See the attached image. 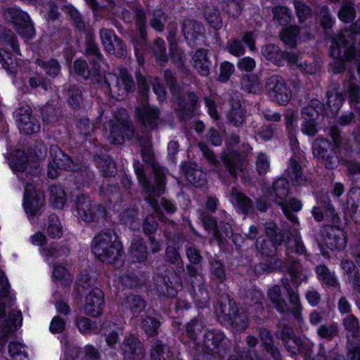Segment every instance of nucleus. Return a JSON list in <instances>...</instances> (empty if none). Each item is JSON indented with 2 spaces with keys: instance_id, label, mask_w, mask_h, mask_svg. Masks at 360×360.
I'll return each instance as SVG.
<instances>
[{
  "instance_id": "44",
  "label": "nucleus",
  "mask_w": 360,
  "mask_h": 360,
  "mask_svg": "<svg viewBox=\"0 0 360 360\" xmlns=\"http://www.w3.org/2000/svg\"><path fill=\"white\" fill-rule=\"evenodd\" d=\"M75 72L84 79L89 78L91 75H96L100 71V65L94 63L91 70L89 69L87 63L84 60H77L74 63Z\"/></svg>"
},
{
  "instance_id": "20",
  "label": "nucleus",
  "mask_w": 360,
  "mask_h": 360,
  "mask_svg": "<svg viewBox=\"0 0 360 360\" xmlns=\"http://www.w3.org/2000/svg\"><path fill=\"white\" fill-rule=\"evenodd\" d=\"M340 39L341 38H333V44L330 46V55L333 57L330 68L335 74L340 73L345 70V58L347 60H351V58H347L345 54L348 46H344L340 42Z\"/></svg>"
},
{
  "instance_id": "29",
  "label": "nucleus",
  "mask_w": 360,
  "mask_h": 360,
  "mask_svg": "<svg viewBox=\"0 0 360 360\" xmlns=\"http://www.w3.org/2000/svg\"><path fill=\"white\" fill-rule=\"evenodd\" d=\"M288 195V182L285 178H279L274 181L270 193V200L278 205L283 204Z\"/></svg>"
},
{
  "instance_id": "55",
  "label": "nucleus",
  "mask_w": 360,
  "mask_h": 360,
  "mask_svg": "<svg viewBox=\"0 0 360 360\" xmlns=\"http://www.w3.org/2000/svg\"><path fill=\"white\" fill-rule=\"evenodd\" d=\"M47 233L52 238H60L63 235L60 221L56 214H51L49 217Z\"/></svg>"
},
{
  "instance_id": "41",
  "label": "nucleus",
  "mask_w": 360,
  "mask_h": 360,
  "mask_svg": "<svg viewBox=\"0 0 360 360\" xmlns=\"http://www.w3.org/2000/svg\"><path fill=\"white\" fill-rule=\"evenodd\" d=\"M96 164L104 176H111L116 174L115 162L108 155L94 156Z\"/></svg>"
},
{
  "instance_id": "18",
  "label": "nucleus",
  "mask_w": 360,
  "mask_h": 360,
  "mask_svg": "<svg viewBox=\"0 0 360 360\" xmlns=\"http://www.w3.org/2000/svg\"><path fill=\"white\" fill-rule=\"evenodd\" d=\"M322 240L330 250H343L346 246V236L343 230L334 226H325L321 231Z\"/></svg>"
},
{
  "instance_id": "8",
  "label": "nucleus",
  "mask_w": 360,
  "mask_h": 360,
  "mask_svg": "<svg viewBox=\"0 0 360 360\" xmlns=\"http://www.w3.org/2000/svg\"><path fill=\"white\" fill-rule=\"evenodd\" d=\"M119 116L115 115L114 119L108 123L110 141L115 145L122 143L125 139H129L134 136V128L129 122L125 110H120Z\"/></svg>"
},
{
  "instance_id": "49",
  "label": "nucleus",
  "mask_w": 360,
  "mask_h": 360,
  "mask_svg": "<svg viewBox=\"0 0 360 360\" xmlns=\"http://www.w3.org/2000/svg\"><path fill=\"white\" fill-rule=\"evenodd\" d=\"M199 218L202 221L205 230L208 231H212L213 236L214 238L217 240H220L221 233L217 220L214 217L207 214L205 212H201Z\"/></svg>"
},
{
  "instance_id": "60",
  "label": "nucleus",
  "mask_w": 360,
  "mask_h": 360,
  "mask_svg": "<svg viewBox=\"0 0 360 360\" xmlns=\"http://www.w3.org/2000/svg\"><path fill=\"white\" fill-rule=\"evenodd\" d=\"M0 63L11 74H15L18 70V62L13 61L10 54L1 49H0Z\"/></svg>"
},
{
  "instance_id": "56",
  "label": "nucleus",
  "mask_w": 360,
  "mask_h": 360,
  "mask_svg": "<svg viewBox=\"0 0 360 360\" xmlns=\"http://www.w3.org/2000/svg\"><path fill=\"white\" fill-rule=\"evenodd\" d=\"M100 193L101 195L108 197L111 202L116 204L122 200L120 188L115 184L103 185L100 189Z\"/></svg>"
},
{
  "instance_id": "35",
  "label": "nucleus",
  "mask_w": 360,
  "mask_h": 360,
  "mask_svg": "<svg viewBox=\"0 0 360 360\" xmlns=\"http://www.w3.org/2000/svg\"><path fill=\"white\" fill-rule=\"evenodd\" d=\"M262 55L268 60L276 65H281L284 61V53L278 46L274 44H268L261 48Z\"/></svg>"
},
{
  "instance_id": "4",
  "label": "nucleus",
  "mask_w": 360,
  "mask_h": 360,
  "mask_svg": "<svg viewBox=\"0 0 360 360\" xmlns=\"http://www.w3.org/2000/svg\"><path fill=\"white\" fill-rule=\"evenodd\" d=\"M330 135L333 141L334 146L328 140L319 138L314 143L313 152L315 156L323 161L328 169H333L338 162L336 149L342 145V138L339 129L336 126L330 129Z\"/></svg>"
},
{
  "instance_id": "22",
  "label": "nucleus",
  "mask_w": 360,
  "mask_h": 360,
  "mask_svg": "<svg viewBox=\"0 0 360 360\" xmlns=\"http://www.w3.org/2000/svg\"><path fill=\"white\" fill-rule=\"evenodd\" d=\"M104 306V295L99 288L92 289L85 300L84 311L86 314L96 317L101 314Z\"/></svg>"
},
{
  "instance_id": "5",
  "label": "nucleus",
  "mask_w": 360,
  "mask_h": 360,
  "mask_svg": "<svg viewBox=\"0 0 360 360\" xmlns=\"http://www.w3.org/2000/svg\"><path fill=\"white\" fill-rule=\"evenodd\" d=\"M164 77L180 110L185 116L190 117L198 101L197 96L193 92L184 91L183 88L177 85L176 78L172 71L166 70L164 72Z\"/></svg>"
},
{
  "instance_id": "52",
  "label": "nucleus",
  "mask_w": 360,
  "mask_h": 360,
  "mask_svg": "<svg viewBox=\"0 0 360 360\" xmlns=\"http://www.w3.org/2000/svg\"><path fill=\"white\" fill-rule=\"evenodd\" d=\"M36 63L42 68L48 75L53 77L58 76L61 70L60 63L56 59H50L47 61L37 59Z\"/></svg>"
},
{
  "instance_id": "32",
  "label": "nucleus",
  "mask_w": 360,
  "mask_h": 360,
  "mask_svg": "<svg viewBox=\"0 0 360 360\" xmlns=\"http://www.w3.org/2000/svg\"><path fill=\"white\" fill-rule=\"evenodd\" d=\"M279 205L282 207L283 212L285 217L292 222V226H299L298 218L291 211L299 212L302 207L301 202L295 198H292L288 201L285 199L283 200V204Z\"/></svg>"
},
{
  "instance_id": "2",
  "label": "nucleus",
  "mask_w": 360,
  "mask_h": 360,
  "mask_svg": "<svg viewBox=\"0 0 360 360\" xmlns=\"http://www.w3.org/2000/svg\"><path fill=\"white\" fill-rule=\"evenodd\" d=\"M139 143L141 146L143 160L151 165L155 176V185L151 184L142 167H137L135 172L139 184L147 194V202L156 211L158 208L156 198L162 195L165 191V172L154 158L150 139L149 137H147L146 140L140 139Z\"/></svg>"
},
{
  "instance_id": "3",
  "label": "nucleus",
  "mask_w": 360,
  "mask_h": 360,
  "mask_svg": "<svg viewBox=\"0 0 360 360\" xmlns=\"http://www.w3.org/2000/svg\"><path fill=\"white\" fill-rule=\"evenodd\" d=\"M91 248L99 260L112 263L117 268L122 265V246L112 230L101 231L96 234L92 240Z\"/></svg>"
},
{
  "instance_id": "37",
  "label": "nucleus",
  "mask_w": 360,
  "mask_h": 360,
  "mask_svg": "<svg viewBox=\"0 0 360 360\" xmlns=\"http://www.w3.org/2000/svg\"><path fill=\"white\" fill-rule=\"evenodd\" d=\"M130 257L132 262H142L148 257L146 246L141 238L134 239L130 247Z\"/></svg>"
},
{
  "instance_id": "21",
  "label": "nucleus",
  "mask_w": 360,
  "mask_h": 360,
  "mask_svg": "<svg viewBox=\"0 0 360 360\" xmlns=\"http://www.w3.org/2000/svg\"><path fill=\"white\" fill-rule=\"evenodd\" d=\"M44 200V195L36 192L32 184H27L25 186L23 205L27 214L30 215L37 214L43 205Z\"/></svg>"
},
{
  "instance_id": "63",
  "label": "nucleus",
  "mask_w": 360,
  "mask_h": 360,
  "mask_svg": "<svg viewBox=\"0 0 360 360\" xmlns=\"http://www.w3.org/2000/svg\"><path fill=\"white\" fill-rule=\"evenodd\" d=\"M257 249L261 252V253L264 255L271 256L274 255L276 251V245L278 244L276 243L274 240H259V238L257 240L255 243Z\"/></svg>"
},
{
  "instance_id": "42",
  "label": "nucleus",
  "mask_w": 360,
  "mask_h": 360,
  "mask_svg": "<svg viewBox=\"0 0 360 360\" xmlns=\"http://www.w3.org/2000/svg\"><path fill=\"white\" fill-rule=\"evenodd\" d=\"M231 197L233 203L237 205L243 214H247L252 208V201L236 188H232Z\"/></svg>"
},
{
  "instance_id": "31",
  "label": "nucleus",
  "mask_w": 360,
  "mask_h": 360,
  "mask_svg": "<svg viewBox=\"0 0 360 360\" xmlns=\"http://www.w3.org/2000/svg\"><path fill=\"white\" fill-rule=\"evenodd\" d=\"M342 326L346 331V337L348 342L351 341V338H360V325L357 317L353 314H347L342 319Z\"/></svg>"
},
{
  "instance_id": "53",
  "label": "nucleus",
  "mask_w": 360,
  "mask_h": 360,
  "mask_svg": "<svg viewBox=\"0 0 360 360\" xmlns=\"http://www.w3.org/2000/svg\"><path fill=\"white\" fill-rule=\"evenodd\" d=\"M160 326V322L158 319L150 315L143 319L141 322V328L148 336L156 335Z\"/></svg>"
},
{
  "instance_id": "58",
  "label": "nucleus",
  "mask_w": 360,
  "mask_h": 360,
  "mask_svg": "<svg viewBox=\"0 0 360 360\" xmlns=\"http://www.w3.org/2000/svg\"><path fill=\"white\" fill-rule=\"evenodd\" d=\"M188 181L195 187H201L206 184V174L198 169H190L186 172Z\"/></svg>"
},
{
  "instance_id": "39",
  "label": "nucleus",
  "mask_w": 360,
  "mask_h": 360,
  "mask_svg": "<svg viewBox=\"0 0 360 360\" xmlns=\"http://www.w3.org/2000/svg\"><path fill=\"white\" fill-rule=\"evenodd\" d=\"M234 301L228 295L221 296L215 307V312L218 316H224L226 320L237 309Z\"/></svg>"
},
{
  "instance_id": "13",
  "label": "nucleus",
  "mask_w": 360,
  "mask_h": 360,
  "mask_svg": "<svg viewBox=\"0 0 360 360\" xmlns=\"http://www.w3.org/2000/svg\"><path fill=\"white\" fill-rule=\"evenodd\" d=\"M76 207L79 217L85 222L90 223L103 219L105 214V207L101 205L92 207L91 200L81 195L77 197Z\"/></svg>"
},
{
  "instance_id": "34",
  "label": "nucleus",
  "mask_w": 360,
  "mask_h": 360,
  "mask_svg": "<svg viewBox=\"0 0 360 360\" xmlns=\"http://www.w3.org/2000/svg\"><path fill=\"white\" fill-rule=\"evenodd\" d=\"M319 281L328 287L336 288L339 285L335 272L331 271L326 265L321 264L316 267Z\"/></svg>"
},
{
  "instance_id": "45",
  "label": "nucleus",
  "mask_w": 360,
  "mask_h": 360,
  "mask_svg": "<svg viewBox=\"0 0 360 360\" xmlns=\"http://www.w3.org/2000/svg\"><path fill=\"white\" fill-rule=\"evenodd\" d=\"M50 201L56 209L63 207L66 202V194L60 186L53 185L50 187Z\"/></svg>"
},
{
  "instance_id": "43",
  "label": "nucleus",
  "mask_w": 360,
  "mask_h": 360,
  "mask_svg": "<svg viewBox=\"0 0 360 360\" xmlns=\"http://www.w3.org/2000/svg\"><path fill=\"white\" fill-rule=\"evenodd\" d=\"M285 175L295 184H301L304 181L301 166L294 158L290 159L289 166L285 170Z\"/></svg>"
},
{
  "instance_id": "59",
  "label": "nucleus",
  "mask_w": 360,
  "mask_h": 360,
  "mask_svg": "<svg viewBox=\"0 0 360 360\" xmlns=\"http://www.w3.org/2000/svg\"><path fill=\"white\" fill-rule=\"evenodd\" d=\"M286 60L292 68H297L306 72L312 74L314 72L311 70H307V64L302 63L300 55L295 52L284 53V60Z\"/></svg>"
},
{
  "instance_id": "48",
  "label": "nucleus",
  "mask_w": 360,
  "mask_h": 360,
  "mask_svg": "<svg viewBox=\"0 0 360 360\" xmlns=\"http://www.w3.org/2000/svg\"><path fill=\"white\" fill-rule=\"evenodd\" d=\"M281 39L286 44L294 46L300 38V27L297 25H291L282 30Z\"/></svg>"
},
{
  "instance_id": "15",
  "label": "nucleus",
  "mask_w": 360,
  "mask_h": 360,
  "mask_svg": "<svg viewBox=\"0 0 360 360\" xmlns=\"http://www.w3.org/2000/svg\"><path fill=\"white\" fill-rule=\"evenodd\" d=\"M227 342L224 333L217 330H207L203 335V346L205 352L221 356L227 349Z\"/></svg>"
},
{
  "instance_id": "10",
  "label": "nucleus",
  "mask_w": 360,
  "mask_h": 360,
  "mask_svg": "<svg viewBox=\"0 0 360 360\" xmlns=\"http://www.w3.org/2000/svg\"><path fill=\"white\" fill-rule=\"evenodd\" d=\"M6 302H0V350L6 342L7 336L17 330L22 321V313L15 309L9 312L8 319L3 320L5 316Z\"/></svg>"
},
{
  "instance_id": "26",
  "label": "nucleus",
  "mask_w": 360,
  "mask_h": 360,
  "mask_svg": "<svg viewBox=\"0 0 360 360\" xmlns=\"http://www.w3.org/2000/svg\"><path fill=\"white\" fill-rule=\"evenodd\" d=\"M121 307L123 311H127L132 316L137 317L145 309L146 302L140 295L129 294L122 302Z\"/></svg>"
},
{
  "instance_id": "23",
  "label": "nucleus",
  "mask_w": 360,
  "mask_h": 360,
  "mask_svg": "<svg viewBox=\"0 0 360 360\" xmlns=\"http://www.w3.org/2000/svg\"><path fill=\"white\" fill-rule=\"evenodd\" d=\"M182 28L184 38L189 46H195L198 41H202L205 30L201 23L193 20H185Z\"/></svg>"
},
{
  "instance_id": "19",
  "label": "nucleus",
  "mask_w": 360,
  "mask_h": 360,
  "mask_svg": "<svg viewBox=\"0 0 360 360\" xmlns=\"http://www.w3.org/2000/svg\"><path fill=\"white\" fill-rule=\"evenodd\" d=\"M50 159L58 167L67 171L77 172L82 169V165L79 162H74L65 155L58 146L50 147Z\"/></svg>"
},
{
  "instance_id": "36",
  "label": "nucleus",
  "mask_w": 360,
  "mask_h": 360,
  "mask_svg": "<svg viewBox=\"0 0 360 360\" xmlns=\"http://www.w3.org/2000/svg\"><path fill=\"white\" fill-rule=\"evenodd\" d=\"M323 110V104L319 100H311L301 111L302 118L317 121Z\"/></svg>"
},
{
  "instance_id": "24",
  "label": "nucleus",
  "mask_w": 360,
  "mask_h": 360,
  "mask_svg": "<svg viewBox=\"0 0 360 360\" xmlns=\"http://www.w3.org/2000/svg\"><path fill=\"white\" fill-rule=\"evenodd\" d=\"M360 33V20L351 25L350 30H345L340 32L334 38H341L340 42L344 46H348L345 54L347 58H354L356 55L355 47L354 44L355 41V35Z\"/></svg>"
},
{
  "instance_id": "28",
  "label": "nucleus",
  "mask_w": 360,
  "mask_h": 360,
  "mask_svg": "<svg viewBox=\"0 0 360 360\" xmlns=\"http://www.w3.org/2000/svg\"><path fill=\"white\" fill-rule=\"evenodd\" d=\"M222 161L230 175L237 177L238 172L243 170V162L241 155L237 153H230L223 156Z\"/></svg>"
},
{
  "instance_id": "7",
  "label": "nucleus",
  "mask_w": 360,
  "mask_h": 360,
  "mask_svg": "<svg viewBox=\"0 0 360 360\" xmlns=\"http://www.w3.org/2000/svg\"><path fill=\"white\" fill-rule=\"evenodd\" d=\"M2 15L5 21L12 24L25 40L32 39L34 37L35 30L27 13L18 8L9 7L4 10Z\"/></svg>"
},
{
  "instance_id": "46",
  "label": "nucleus",
  "mask_w": 360,
  "mask_h": 360,
  "mask_svg": "<svg viewBox=\"0 0 360 360\" xmlns=\"http://www.w3.org/2000/svg\"><path fill=\"white\" fill-rule=\"evenodd\" d=\"M136 23L137 27H139L141 37L140 42L134 41L135 51L137 52L139 50H141L142 49L143 45L146 42V16L144 12L142 10L137 9L136 11Z\"/></svg>"
},
{
  "instance_id": "9",
  "label": "nucleus",
  "mask_w": 360,
  "mask_h": 360,
  "mask_svg": "<svg viewBox=\"0 0 360 360\" xmlns=\"http://www.w3.org/2000/svg\"><path fill=\"white\" fill-rule=\"evenodd\" d=\"M265 89L269 98L279 105H286L291 98V90L280 75H272L266 79Z\"/></svg>"
},
{
  "instance_id": "51",
  "label": "nucleus",
  "mask_w": 360,
  "mask_h": 360,
  "mask_svg": "<svg viewBox=\"0 0 360 360\" xmlns=\"http://www.w3.org/2000/svg\"><path fill=\"white\" fill-rule=\"evenodd\" d=\"M0 41L10 45L13 51L20 54L18 39L11 30L0 27Z\"/></svg>"
},
{
  "instance_id": "62",
  "label": "nucleus",
  "mask_w": 360,
  "mask_h": 360,
  "mask_svg": "<svg viewBox=\"0 0 360 360\" xmlns=\"http://www.w3.org/2000/svg\"><path fill=\"white\" fill-rule=\"evenodd\" d=\"M205 17L207 22L215 30L220 29L223 25L220 13L215 8H207L205 11Z\"/></svg>"
},
{
  "instance_id": "33",
  "label": "nucleus",
  "mask_w": 360,
  "mask_h": 360,
  "mask_svg": "<svg viewBox=\"0 0 360 360\" xmlns=\"http://www.w3.org/2000/svg\"><path fill=\"white\" fill-rule=\"evenodd\" d=\"M245 110L239 101L231 102V108L228 114L229 122L236 127H240L245 122Z\"/></svg>"
},
{
  "instance_id": "6",
  "label": "nucleus",
  "mask_w": 360,
  "mask_h": 360,
  "mask_svg": "<svg viewBox=\"0 0 360 360\" xmlns=\"http://www.w3.org/2000/svg\"><path fill=\"white\" fill-rule=\"evenodd\" d=\"M104 83L111 96L117 100L135 86L131 75L124 68H118L115 73L105 74Z\"/></svg>"
},
{
  "instance_id": "57",
  "label": "nucleus",
  "mask_w": 360,
  "mask_h": 360,
  "mask_svg": "<svg viewBox=\"0 0 360 360\" xmlns=\"http://www.w3.org/2000/svg\"><path fill=\"white\" fill-rule=\"evenodd\" d=\"M274 20L281 25H288L292 18L290 10L285 6H276L272 9Z\"/></svg>"
},
{
  "instance_id": "47",
  "label": "nucleus",
  "mask_w": 360,
  "mask_h": 360,
  "mask_svg": "<svg viewBox=\"0 0 360 360\" xmlns=\"http://www.w3.org/2000/svg\"><path fill=\"white\" fill-rule=\"evenodd\" d=\"M241 86L248 93L258 94L262 91L260 79L255 75L243 77L241 79Z\"/></svg>"
},
{
  "instance_id": "54",
  "label": "nucleus",
  "mask_w": 360,
  "mask_h": 360,
  "mask_svg": "<svg viewBox=\"0 0 360 360\" xmlns=\"http://www.w3.org/2000/svg\"><path fill=\"white\" fill-rule=\"evenodd\" d=\"M150 356L153 360H167L170 358L169 347L161 341L156 340L152 345Z\"/></svg>"
},
{
  "instance_id": "50",
  "label": "nucleus",
  "mask_w": 360,
  "mask_h": 360,
  "mask_svg": "<svg viewBox=\"0 0 360 360\" xmlns=\"http://www.w3.org/2000/svg\"><path fill=\"white\" fill-rule=\"evenodd\" d=\"M167 22V15L161 9L153 11L152 17L150 20V25L155 31L161 32L165 29V25Z\"/></svg>"
},
{
  "instance_id": "12",
  "label": "nucleus",
  "mask_w": 360,
  "mask_h": 360,
  "mask_svg": "<svg viewBox=\"0 0 360 360\" xmlns=\"http://www.w3.org/2000/svg\"><path fill=\"white\" fill-rule=\"evenodd\" d=\"M186 275L190 278V283L195 299L201 307H203L210 300L209 292L207 290L203 275L199 273L192 264L186 266Z\"/></svg>"
},
{
  "instance_id": "61",
  "label": "nucleus",
  "mask_w": 360,
  "mask_h": 360,
  "mask_svg": "<svg viewBox=\"0 0 360 360\" xmlns=\"http://www.w3.org/2000/svg\"><path fill=\"white\" fill-rule=\"evenodd\" d=\"M204 322L199 319H193L187 323L186 327V332L188 337L193 340L197 339L198 335L204 328Z\"/></svg>"
},
{
  "instance_id": "11",
  "label": "nucleus",
  "mask_w": 360,
  "mask_h": 360,
  "mask_svg": "<svg viewBox=\"0 0 360 360\" xmlns=\"http://www.w3.org/2000/svg\"><path fill=\"white\" fill-rule=\"evenodd\" d=\"M279 337L285 349L291 354H302L305 358L310 357L311 354V347L297 337L291 327L284 326Z\"/></svg>"
},
{
  "instance_id": "16",
  "label": "nucleus",
  "mask_w": 360,
  "mask_h": 360,
  "mask_svg": "<svg viewBox=\"0 0 360 360\" xmlns=\"http://www.w3.org/2000/svg\"><path fill=\"white\" fill-rule=\"evenodd\" d=\"M136 115L140 122L146 129H153L157 127L160 121V110L158 108L150 105L146 101L136 108Z\"/></svg>"
},
{
  "instance_id": "40",
  "label": "nucleus",
  "mask_w": 360,
  "mask_h": 360,
  "mask_svg": "<svg viewBox=\"0 0 360 360\" xmlns=\"http://www.w3.org/2000/svg\"><path fill=\"white\" fill-rule=\"evenodd\" d=\"M227 322L237 332H243L249 326L248 316L238 309L227 319Z\"/></svg>"
},
{
  "instance_id": "27",
  "label": "nucleus",
  "mask_w": 360,
  "mask_h": 360,
  "mask_svg": "<svg viewBox=\"0 0 360 360\" xmlns=\"http://www.w3.org/2000/svg\"><path fill=\"white\" fill-rule=\"evenodd\" d=\"M138 82L139 86V94L143 101H145L147 97L150 83L153 84V89L154 93L157 95L158 99L160 101H164L166 99V91L164 87L160 84L158 78H155L153 81L148 82L145 77H139L138 79Z\"/></svg>"
},
{
  "instance_id": "25",
  "label": "nucleus",
  "mask_w": 360,
  "mask_h": 360,
  "mask_svg": "<svg viewBox=\"0 0 360 360\" xmlns=\"http://www.w3.org/2000/svg\"><path fill=\"white\" fill-rule=\"evenodd\" d=\"M18 127L21 132L25 134L37 133L40 130L38 121L32 117L30 108H21L18 113Z\"/></svg>"
},
{
  "instance_id": "64",
  "label": "nucleus",
  "mask_w": 360,
  "mask_h": 360,
  "mask_svg": "<svg viewBox=\"0 0 360 360\" xmlns=\"http://www.w3.org/2000/svg\"><path fill=\"white\" fill-rule=\"evenodd\" d=\"M327 104L333 113H337L342 107L345 98L342 93H328Z\"/></svg>"
},
{
  "instance_id": "38",
  "label": "nucleus",
  "mask_w": 360,
  "mask_h": 360,
  "mask_svg": "<svg viewBox=\"0 0 360 360\" xmlns=\"http://www.w3.org/2000/svg\"><path fill=\"white\" fill-rule=\"evenodd\" d=\"M298 230V226H293L288 231L291 238H288L287 245L289 250L298 255H303L306 253V248L301 240Z\"/></svg>"
},
{
  "instance_id": "17",
  "label": "nucleus",
  "mask_w": 360,
  "mask_h": 360,
  "mask_svg": "<svg viewBox=\"0 0 360 360\" xmlns=\"http://www.w3.org/2000/svg\"><path fill=\"white\" fill-rule=\"evenodd\" d=\"M124 360H141L145 356V349L139 339L134 335L126 337L120 345Z\"/></svg>"
},
{
  "instance_id": "1",
  "label": "nucleus",
  "mask_w": 360,
  "mask_h": 360,
  "mask_svg": "<svg viewBox=\"0 0 360 360\" xmlns=\"http://www.w3.org/2000/svg\"><path fill=\"white\" fill-rule=\"evenodd\" d=\"M290 266L287 272L290 277L283 276L281 283L285 290L288 300L292 307L290 309L288 303L283 297L281 287L274 285L267 291V297L274 304L277 311L280 313L290 312L299 323L303 322L302 305L298 291V287L302 282H307L308 274L304 272L297 260L290 259Z\"/></svg>"
},
{
  "instance_id": "14",
  "label": "nucleus",
  "mask_w": 360,
  "mask_h": 360,
  "mask_svg": "<svg viewBox=\"0 0 360 360\" xmlns=\"http://www.w3.org/2000/svg\"><path fill=\"white\" fill-rule=\"evenodd\" d=\"M155 285L159 295L174 297L176 295L178 288L181 287V281L176 273L167 271L155 278Z\"/></svg>"
},
{
  "instance_id": "30",
  "label": "nucleus",
  "mask_w": 360,
  "mask_h": 360,
  "mask_svg": "<svg viewBox=\"0 0 360 360\" xmlns=\"http://www.w3.org/2000/svg\"><path fill=\"white\" fill-rule=\"evenodd\" d=\"M207 53V49H200L193 56V66L202 76H207L210 73L211 63Z\"/></svg>"
}]
</instances>
